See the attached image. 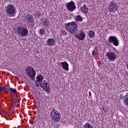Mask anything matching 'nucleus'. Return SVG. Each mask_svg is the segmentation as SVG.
Here are the masks:
<instances>
[{"label":"nucleus","mask_w":128,"mask_h":128,"mask_svg":"<svg viewBox=\"0 0 128 128\" xmlns=\"http://www.w3.org/2000/svg\"><path fill=\"white\" fill-rule=\"evenodd\" d=\"M36 80H37V82H40H40H42V80H44V76H42L40 74L36 76Z\"/></svg>","instance_id":"aec40b11"},{"label":"nucleus","mask_w":128,"mask_h":128,"mask_svg":"<svg viewBox=\"0 0 128 128\" xmlns=\"http://www.w3.org/2000/svg\"><path fill=\"white\" fill-rule=\"evenodd\" d=\"M34 14L36 18H40V16H42V12L40 10H36L35 11Z\"/></svg>","instance_id":"b1692460"},{"label":"nucleus","mask_w":128,"mask_h":128,"mask_svg":"<svg viewBox=\"0 0 128 128\" xmlns=\"http://www.w3.org/2000/svg\"><path fill=\"white\" fill-rule=\"evenodd\" d=\"M6 12L9 16H14L16 14V10L14 5L10 4L6 8Z\"/></svg>","instance_id":"20e7f679"},{"label":"nucleus","mask_w":128,"mask_h":128,"mask_svg":"<svg viewBox=\"0 0 128 128\" xmlns=\"http://www.w3.org/2000/svg\"><path fill=\"white\" fill-rule=\"evenodd\" d=\"M113 50H114V52H118V50H116V48H113Z\"/></svg>","instance_id":"473e14b6"},{"label":"nucleus","mask_w":128,"mask_h":128,"mask_svg":"<svg viewBox=\"0 0 128 128\" xmlns=\"http://www.w3.org/2000/svg\"><path fill=\"white\" fill-rule=\"evenodd\" d=\"M106 56H107L108 60H110L111 62H114L116 60V59L117 58L116 54L114 52H107V54H106Z\"/></svg>","instance_id":"9b49d317"},{"label":"nucleus","mask_w":128,"mask_h":128,"mask_svg":"<svg viewBox=\"0 0 128 128\" xmlns=\"http://www.w3.org/2000/svg\"><path fill=\"white\" fill-rule=\"evenodd\" d=\"M98 52V50L96 47H95L93 52H92V56H94V55L96 54Z\"/></svg>","instance_id":"bb28decb"},{"label":"nucleus","mask_w":128,"mask_h":128,"mask_svg":"<svg viewBox=\"0 0 128 128\" xmlns=\"http://www.w3.org/2000/svg\"><path fill=\"white\" fill-rule=\"evenodd\" d=\"M50 116L54 122H60V113L59 111L53 108L51 111Z\"/></svg>","instance_id":"f03ea898"},{"label":"nucleus","mask_w":128,"mask_h":128,"mask_svg":"<svg viewBox=\"0 0 128 128\" xmlns=\"http://www.w3.org/2000/svg\"><path fill=\"white\" fill-rule=\"evenodd\" d=\"M39 34H41V36H44V34H46V30L44 28H41L39 30Z\"/></svg>","instance_id":"a878e982"},{"label":"nucleus","mask_w":128,"mask_h":128,"mask_svg":"<svg viewBox=\"0 0 128 128\" xmlns=\"http://www.w3.org/2000/svg\"><path fill=\"white\" fill-rule=\"evenodd\" d=\"M28 98H30V96H29Z\"/></svg>","instance_id":"f704fd0d"},{"label":"nucleus","mask_w":128,"mask_h":128,"mask_svg":"<svg viewBox=\"0 0 128 128\" xmlns=\"http://www.w3.org/2000/svg\"><path fill=\"white\" fill-rule=\"evenodd\" d=\"M118 10V3L114 1H112L108 5V12L114 13Z\"/></svg>","instance_id":"7ed1b4c3"},{"label":"nucleus","mask_w":128,"mask_h":128,"mask_svg":"<svg viewBox=\"0 0 128 128\" xmlns=\"http://www.w3.org/2000/svg\"><path fill=\"white\" fill-rule=\"evenodd\" d=\"M26 72L27 74V76L31 80H34L36 72L32 67L29 66L26 69Z\"/></svg>","instance_id":"39448f33"},{"label":"nucleus","mask_w":128,"mask_h":128,"mask_svg":"<svg viewBox=\"0 0 128 128\" xmlns=\"http://www.w3.org/2000/svg\"><path fill=\"white\" fill-rule=\"evenodd\" d=\"M9 98L12 100L13 104H17L16 106L20 108V98H18V96H10Z\"/></svg>","instance_id":"f8f14e48"},{"label":"nucleus","mask_w":128,"mask_h":128,"mask_svg":"<svg viewBox=\"0 0 128 128\" xmlns=\"http://www.w3.org/2000/svg\"><path fill=\"white\" fill-rule=\"evenodd\" d=\"M80 10H81L82 12L85 14L88 12V8L86 7V4H84L83 6L80 8Z\"/></svg>","instance_id":"dca6fc26"},{"label":"nucleus","mask_w":128,"mask_h":128,"mask_svg":"<svg viewBox=\"0 0 128 128\" xmlns=\"http://www.w3.org/2000/svg\"><path fill=\"white\" fill-rule=\"evenodd\" d=\"M84 128H94V126L90 122H86L84 126Z\"/></svg>","instance_id":"393cba45"},{"label":"nucleus","mask_w":128,"mask_h":128,"mask_svg":"<svg viewBox=\"0 0 128 128\" xmlns=\"http://www.w3.org/2000/svg\"><path fill=\"white\" fill-rule=\"evenodd\" d=\"M126 64H127V62H126Z\"/></svg>","instance_id":"c9c22d12"},{"label":"nucleus","mask_w":128,"mask_h":128,"mask_svg":"<svg viewBox=\"0 0 128 128\" xmlns=\"http://www.w3.org/2000/svg\"><path fill=\"white\" fill-rule=\"evenodd\" d=\"M40 86L44 90H46V92H50V84H48V82H46V80H44L42 81V82H40Z\"/></svg>","instance_id":"0eeeda50"},{"label":"nucleus","mask_w":128,"mask_h":128,"mask_svg":"<svg viewBox=\"0 0 128 128\" xmlns=\"http://www.w3.org/2000/svg\"><path fill=\"white\" fill-rule=\"evenodd\" d=\"M2 112H4L5 116H9L10 114V111H8V112H4L2 110Z\"/></svg>","instance_id":"c756f323"},{"label":"nucleus","mask_w":128,"mask_h":128,"mask_svg":"<svg viewBox=\"0 0 128 128\" xmlns=\"http://www.w3.org/2000/svg\"><path fill=\"white\" fill-rule=\"evenodd\" d=\"M2 110L1 108V106L0 105V114H2Z\"/></svg>","instance_id":"72a5a7b5"},{"label":"nucleus","mask_w":128,"mask_h":128,"mask_svg":"<svg viewBox=\"0 0 128 128\" xmlns=\"http://www.w3.org/2000/svg\"><path fill=\"white\" fill-rule=\"evenodd\" d=\"M82 17L80 15H78L75 16L76 22H82Z\"/></svg>","instance_id":"4be33fe9"},{"label":"nucleus","mask_w":128,"mask_h":128,"mask_svg":"<svg viewBox=\"0 0 128 128\" xmlns=\"http://www.w3.org/2000/svg\"><path fill=\"white\" fill-rule=\"evenodd\" d=\"M28 34V30L27 28H22V31L21 32V36H26Z\"/></svg>","instance_id":"a211bd4d"},{"label":"nucleus","mask_w":128,"mask_h":128,"mask_svg":"<svg viewBox=\"0 0 128 128\" xmlns=\"http://www.w3.org/2000/svg\"><path fill=\"white\" fill-rule=\"evenodd\" d=\"M66 28L68 32L74 34L78 30V24L74 22H70L66 24Z\"/></svg>","instance_id":"f257e3e1"},{"label":"nucleus","mask_w":128,"mask_h":128,"mask_svg":"<svg viewBox=\"0 0 128 128\" xmlns=\"http://www.w3.org/2000/svg\"><path fill=\"white\" fill-rule=\"evenodd\" d=\"M44 26H48V28H50V20L48 19H46L44 21Z\"/></svg>","instance_id":"412c9836"},{"label":"nucleus","mask_w":128,"mask_h":128,"mask_svg":"<svg viewBox=\"0 0 128 128\" xmlns=\"http://www.w3.org/2000/svg\"><path fill=\"white\" fill-rule=\"evenodd\" d=\"M60 64L62 66V69L64 70H68V64L66 62H61Z\"/></svg>","instance_id":"f3484780"},{"label":"nucleus","mask_w":128,"mask_h":128,"mask_svg":"<svg viewBox=\"0 0 128 128\" xmlns=\"http://www.w3.org/2000/svg\"><path fill=\"white\" fill-rule=\"evenodd\" d=\"M88 34L90 38H94L96 33H94V32L90 30L88 32Z\"/></svg>","instance_id":"6ab92c4d"},{"label":"nucleus","mask_w":128,"mask_h":128,"mask_svg":"<svg viewBox=\"0 0 128 128\" xmlns=\"http://www.w3.org/2000/svg\"><path fill=\"white\" fill-rule=\"evenodd\" d=\"M76 38L80 40H84V39L86 38V33L83 31H81L78 34H76Z\"/></svg>","instance_id":"4468645a"},{"label":"nucleus","mask_w":128,"mask_h":128,"mask_svg":"<svg viewBox=\"0 0 128 128\" xmlns=\"http://www.w3.org/2000/svg\"><path fill=\"white\" fill-rule=\"evenodd\" d=\"M46 44L48 46H54V44H56V41L54 40V39L50 38L47 40Z\"/></svg>","instance_id":"2eb2a0df"},{"label":"nucleus","mask_w":128,"mask_h":128,"mask_svg":"<svg viewBox=\"0 0 128 128\" xmlns=\"http://www.w3.org/2000/svg\"><path fill=\"white\" fill-rule=\"evenodd\" d=\"M6 90H8L10 92L12 96H16V89H14L13 88H6V87L1 86H0V94L2 95L3 92H6Z\"/></svg>","instance_id":"423d86ee"},{"label":"nucleus","mask_w":128,"mask_h":128,"mask_svg":"<svg viewBox=\"0 0 128 128\" xmlns=\"http://www.w3.org/2000/svg\"><path fill=\"white\" fill-rule=\"evenodd\" d=\"M124 104L125 106H128V97H126L124 99Z\"/></svg>","instance_id":"cd10ccee"},{"label":"nucleus","mask_w":128,"mask_h":128,"mask_svg":"<svg viewBox=\"0 0 128 128\" xmlns=\"http://www.w3.org/2000/svg\"><path fill=\"white\" fill-rule=\"evenodd\" d=\"M22 28H23L20 27V26H18L17 27V31L16 32L18 34H19L20 36H22Z\"/></svg>","instance_id":"5701e85b"},{"label":"nucleus","mask_w":128,"mask_h":128,"mask_svg":"<svg viewBox=\"0 0 128 128\" xmlns=\"http://www.w3.org/2000/svg\"><path fill=\"white\" fill-rule=\"evenodd\" d=\"M26 18L28 20V23L30 24L31 28H34V24H36V22H34V18L32 15L28 14H27Z\"/></svg>","instance_id":"6e6552de"},{"label":"nucleus","mask_w":128,"mask_h":128,"mask_svg":"<svg viewBox=\"0 0 128 128\" xmlns=\"http://www.w3.org/2000/svg\"><path fill=\"white\" fill-rule=\"evenodd\" d=\"M66 6L70 12H74V10H76V4L74 1H71L70 2H68L66 4Z\"/></svg>","instance_id":"1a4fd4ad"},{"label":"nucleus","mask_w":128,"mask_h":128,"mask_svg":"<svg viewBox=\"0 0 128 128\" xmlns=\"http://www.w3.org/2000/svg\"><path fill=\"white\" fill-rule=\"evenodd\" d=\"M35 85L38 88V86H40V82H38V81L36 80L35 82Z\"/></svg>","instance_id":"7c9ffc66"},{"label":"nucleus","mask_w":128,"mask_h":128,"mask_svg":"<svg viewBox=\"0 0 128 128\" xmlns=\"http://www.w3.org/2000/svg\"><path fill=\"white\" fill-rule=\"evenodd\" d=\"M88 94L89 96H92V93L90 92H87V94Z\"/></svg>","instance_id":"2f4dec72"},{"label":"nucleus","mask_w":128,"mask_h":128,"mask_svg":"<svg viewBox=\"0 0 128 128\" xmlns=\"http://www.w3.org/2000/svg\"><path fill=\"white\" fill-rule=\"evenodd\" d=\"M109 42L111 44H113L116 46H118L120 44L116 36H110L108 38Z\"/></svg>","instance_id":"9d476101"},{"label":"nucleus","mask_w":128,"mask_h":128,"mask_svg":"<svg viewBox=\"0 0 128 128\" xmlns=\"http://www.w3.org/2000/svg\"><path fill=\"white\" fill-rule=\"evenodd\" d=\"M48 96H44V97H42V96H33L31 98V100H34V102H40L41 100H44L45 102L46 101V100H48Z\"/></svg>","instance_id":"ddd939ff"},{"label":"nucleus","mask_w":128,"mask_h":128,"mask_svg":"<svg viewBox=\"0 0 128 128\" xmlns=\"http://www.w3.org/2000/svg\"><path fill=\"white\" fill-rule=\"evenodd\" d=\"M60 32H61L62 34V36H66V34H66V31H64V30H60Z\"/></svg>","instance_id":"c85d7f7f"}]
</instances>
